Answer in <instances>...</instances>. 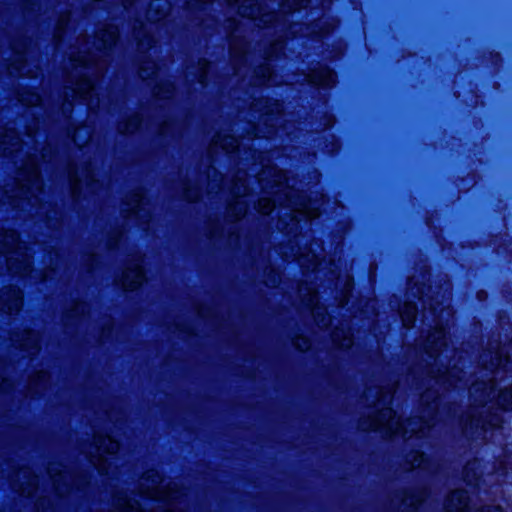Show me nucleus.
I'll use <instances>...</instances> for the list:
<instances>
[{
  "label": "nucleus",
  "mask_w": 512,
  "mask_h": 512,
  "mask_svg": "<svg viewBox=\"0 0 512 512\" xmlns=\"http://www.w3.org/2000/svg\"><path fill=\"white\" fill-rule=\"evenodd\" d=\"M321 79L318 81L320 85H328L330 82H333L334 75L330 70H322L320 72Z\"/></svg>",
  "instance_id": "f257e3e1"
},
{
  "label": "nucleus",
  "mask_w": 512,
  "mask_h": 512,
  "mask_svg": "<svg viewBox=\"0 0 512 512\" xmlns=\"http://www.w3.org/2000/svg\"><path fill=\"white\" fill-rule=\"evenodd\" d=\"M133 272L135 277V283L141 284L144 278L142 270L139 267H137Z\"/></svg>",
  "instance_id": "f03ea898"
},
{
  "label": "nucleus",
  "mask_w": 512,
  "mask_h": 512,
  "mask_svg": "<svg viewBox=\"0 0 512 512\" xmlns=\"http://www.w3.org/2000/svg\"><path fill=\"white\" fill-rule=\"evenodd\" d=\"M263 202L265 203V205L261 207V211L264 214L270 213L273 210V204L270 201L266 200H264Z\"/></svg>",
  "instance_id": "7ed1b4c3"
},
{
  "label": "nucleus",
  "mask_w": 512,
  "mask_h": 512,
  "mask_svg": "<svg viewBox=\"0 0 512 512\" xmlns=\"http://www.w3.org/2000/svg\"><path fill=\"white\" fill-rule=\"evenodd\" d=\"M383 416H388L389 418L392 416V410L387 409L382 413Z\"/></svg>",
  "instance_id": "20e7f679"
},
{
  "label": "nucleus",
  "mask_w": 512,
  "mask_h": 512,
  "mask_svg": "<svg viewBox=\"0 0 512 512\" xmlns=\"http://www.w3.org/2000/svg\"><path fill=\"white\" fill-rule=\"evenodd\" d=\"M134 284H135V285L130 286V289L135 288V286H136L137 284H136L135 282H134Z\"/></svg>",
  "instance_id": "39448f33"
},
{
  "label": "nucleus",
  "mask_w": 512,
  "mask_h": 512,
  "mask_svg": "<svg viewBox=\"0 0 512 512\" xmlns=\"http://www.w3.org/2000/svg\"><path fill=\"white\" fill-rule=\"evenodd\" d=\"M134 284H135V285L130 286V289L135 288V286H136L137 284H136L135 282H134Z\"/></svg>",
  "instance_id": "423d86ee"
}]
</instances>
